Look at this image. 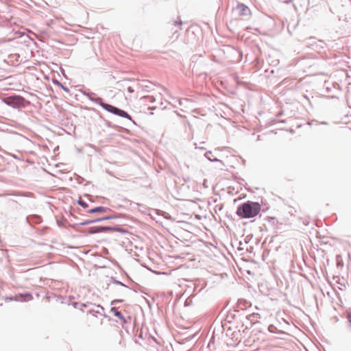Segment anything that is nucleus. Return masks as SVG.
I'll return each mask as SVG.
<instances>
[{
	"label": "nucleus",
	"instance_id": "1",
	"mask_svg": "<svg viewBox=\"0 0 351 351\" xmlns=\"http://www.w3.org/2000/svg\"><path fill=\"white\" fill-rule=\"evenodd\" d=\"M261 208L258 203L247 202L237 208V214L241 218H252L259 213Z\"/></svg>",
	"mask_w": 351,
	"mask_h": 351
},
{
	"label": "nucleus",
	"instance_id": "2",
	"mask_svg": "<svg viewBox=\"0 0 351 351\" xmlns=\"http://www.w3.org/2000/svg\"><path fill=\"white\" fill-rule=\"evenodd\" d=\"M101 106L103 108H104L105 110H106L107 111L110 112H112L114 114H117L119 117H124V118H127L128 119H131V117L125 111L121 110V109H119L112 105H110V104H104V103H101Z\"/></svg>",
	"mask_w": 351,
	"mask_h": 351
},
{
	"label": "nucleus",
	"instance_id": "3",
	"mask_svg": "<svg viewBox=\"0 0 351 351\" xmlns=\"http://www.w3.org/2000/svg\"><path fill=\"white\" fill-rule=\"evenodd\" d=\"M237 10L241 15H248L250 14V10L248 7L243 4L239 5Z\"/></svg>",
	"mask_w": 351,
	"mask_h": 351
},
{
	"label": "nucleus",
	"instance_id": "4",
	"mask_svg": "<svg viewBox=\"0 0 351 351\" xmlns=\"http://www.w3.org/2000/svg\"><path fill=\"white\" fill-rule=\"evenodd\" d=\"M108 210V208H105L103 206H99L94 208L93 209H90L88 213H106Z\"/></svg>",
	"mask_w": 351,
	"mask_h": 351
},
{
	"label": "nucleus",
	"instance_id": "5",
	"mask_svg": "<svg viewBox=\"0 0 351 351\" xmlns=\"http://www.w3.org/2000/svg\"><path fill=\"white\" fill-rule=\"evenodd\" d=\"M111 311L114 313V315L119 317L121 319H124L123 316L122 314L118 311V309L116 307L111 308Z\"/></svg>",
	"mask_w": 351,
	"mask_h": 351
},
{
	"label": "nucleus",
	"instance_id": "6",
	"mask_svg": "<svg viewBox=\"0 0 351 351\" xmlns=\"http://www.w3.org/2000/svg\"><path fill=\"white\" fill-rule=\"evenodd\" d=\"M16 99L15 97H7L4 99L5 103H6L8 105H10L14 103V100Z\"/></svg>",
	"mask_w": 351,
	"mask_h": 351
},
{
	"label": "nucleus",
	"instance_id": "7",
	"mask_svg": "<svg viewBox=\"0 0 351 351\" xmlns=\"http://www.w3.org/2000/svg\"><path fill=\"white\" fill-rule=\"evenodd\" d=\"M101 229H102L101 228H98V227L92 228L90 230V232H91V233L99 232H101Z\"/></svg>",
	"mask_w": 351,
	"mask_h": 351
},
{
	"label": "nucleus",
	"instance_id": "8",
	"mask_svg": "<svg viewBox=\"0 0 351 351\" xmlns=\"http://www.w3.org/2000/svg\"><path fill=\"white\" fill-rule=\"evenodd\" d=\"M79 204H80L82 206H83L84 208H87V207H88V204H87L86 202H84L80 201V202H79Z\"/></svg>",
	"mask_w": 351,
	"mask_h": 351
},
{
	"label": "nucleus",
	"instance_id": "9",
	"mask_svg": "<svg viewBox=\"0 0 351 351\" xmlns=\"http://www.w3.org/2000/svg\"><path fill=\"white\" fill-rule=\"evenodd\" d=\"M128 91L129 93H133V92H134V90H133V88H132L131 86H129V87L128 88Z\"/></svg>",
	"mask_w": 351,
	"mask_h": 351
},
{
	"label": "nucleus",
	"instance_id": "10",
	"mask_svg": "<svg viewBox=\"0 0 351 351\" xmlns=\"http://www.w3.org/2000/svg\"><path fill=\"white\" fill-rule=\"evenodd\" d=\"M348 318L349 319L350 322H351V314H348Z\"/></svg>",
	"mask_w": 351,
	"mask_h": 351
}]
</instances>
